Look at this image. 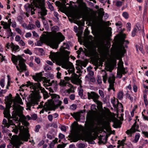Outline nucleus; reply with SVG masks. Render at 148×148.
Listing matches in <instances>:
<instances>
[{
    "label": "nucleus",
    "mask_w": 148,
    "mask_h": 148,
    "mask_svg": "<svg viewBox=\"0 0 148 148\" xmlns=\"http://www.w3.org/2000/svg\"><path fill=\"white\" fill-rule=\"evenodd\" d=\"M11 60L13 63L16 65L17 70L21 73L27 70L26 66L25 63L26 60L20 55L16 56L12 54Z\"/></svg>",
    "instance_id": "1"
},
{
    "label": "nucleus",
    "mask_w": 148,
    "mask_h": 148,
    "mask_svg": "<svg viewBox=\"0 0 148 148\" xmlns=\"http://www.w3.org/2000/svg\"><path fill=\"white\" fill-rule=\"evenodd\" d=\"M52 99H54L53 103H51L46 102L44 105V108L49 110H55L56 109L60 106L62 103L61 101L59 100L60 98L59 95L55 94H50Z\"/></svg>",
    "instance_id": "2"
},
{
    "label": "nucleus",
    "mask_w": 148,
    "mask_h": 148,
    "mask_svg": "<svg viewBox=\"0 0 148 148\" xmlns=\"http://www.w3.org/2000/svg\"><path fill=\"white\" fill-rule=\"evenodd\" d=\"M27 84H23L20 87V88H22V87H23L25 86L27 87H29L30 86V88L31 89H33L35 90H41V92L43 93L44 99H46L48 97V93L46 92L45 89L41 86L40 83H34L31 82L30 81L27 82Z\"/></svg>",
    "instance_id": "3"
},
{
    "label": "nucleus",
    "mask_w": 148,
    "mask_h": 148,
    "mask_svg": "<svg viewBox=\"0 0 148 148\" xmlns=\"http://www.w3.org/2000/svg\"><path fill=\"white\" fill-rule=\"evenodd\" d=\"M44 71H43L42 72L36 73L35 75L32 76V78L35 81L37 82L38 83H40V82H41L42 81L43 83H48L49 86L52 85L53 84L54 85V87L56 88L57 87V82L53 80L52 81L51 83L50 82V79H47L46 77H42L43 75L42 73Z\"/></svg>",
    "instance_id": "4"
},
{
    "label": "nucleus",
    "mask_w": 148,
    "mask_h": 148,
    "mask_svg": "<svg viewBox=\"0 0 148 148\" xmlns=\"http://www.w3.org/2000/svg\"><path fill=\"white\" fill-rule=\"evenodd\" d=\"M96 106L95 104H92L91 107V110H89L87 112L86 119L89 122L93 121L95 118L96 111L93 110H96Z\"/></svg>",
    "instance_id": "5"
},
{
    "label": "nucleus",
    "mask_w": 148,
    "mask_h": 148,
    "mask_svg": "<svg viewBox=\"0 0 148 148\" xmlns=\"http://www.w3.org/2000/svg\"><path fill=\"white\" fill-rule=\"evenodd\" d=\"M11 107V106L10 103L6 104V108H5L3 106L0 105V109L1 110H4L3 114L4 115V117L11 118V116L10 113V109Z\"/></svg>",
    "instance_id": "6"
},
{
    "label": "nucleus",
    "mask_w": 148,
    "mask_h": 148,
    "mask_svg": "<svg viewBox=\"0 0 148 148\" xmlns=\"http://www.w3.org/2000/svg\"><path fill=\"white\" fill-rule=\"evenodd\" d=\"M64 66L66 69H69L68 70L69 73H73L74 72L75 68L72 63L68 61L65 63L62 66V67L64 68Z\"/></svg>",
    "instance_id": "7"
},
{
    "label": "nucleus",
    "mask_w": 148,
    "mask_h": 148,
    "mask_svg": "<svg viewBox=\"0 0 148 148\" xmlns=\"http://www.w3.org/2000/svg\"><path fill=\"white\" fill-rule=\"evenodd\" d=\"M36 8L40 9V11L38 13H40L41 16H45L47 14V10L44 4H43L42 5H40L38 4H36Z\"/></svg>",
    "instance_id": "8"
},
{
    "label": "nucleus",
    "mask_w": 148,
    "mask_h": 148,
    "mask_svg": "<svg viewBox=\"0 0 148 148\" xmlns=\"http://www.w3.org/2000/svg\"><path fill=\"white\" fill-rule=\"evenodd\" d=\"M87 94L88 99H92L94 101V99H98L99 97L98 95L94 92H91L90 93L88 92Z\"/></svg>",
    "instance_id": "9"
},
{
    "label": "nucleus",
    "mask_w": 148,
    "mask_h": 148,
    "mask_svg": "<svg viewBox=\"0 0 148 148\" xmlns=\"http://www.w3.org/2000/svg\"><path fill=\"white\" fill-rule=\"evenodd\" d=\"M140 29L139 23H137L135 27H134L132 32V36L134 37L136 35V33Z\"/></svg>",
    "instance_id": "10"
},
{
    "label": "nucleus",
    "mask_w": 148,
    "mask_h": 148,
    "mask_svg": "<svg viewBox=\"0 0 148 148\" xmlns=\"http://www.w3.org/2000/svg\"><path fill=\"white\" fill-rule=\"evenodd\" d=\"M136 121H135V122L132 126L131 128L129 130H127L126 132V133L128 135L132 134L133 133L135 132V131L134 130V127L136 126Z\"/></svg>",
    "instance_id": "11"
},
{
    "label": "nucleus",
    "mask_w": 148,
    "mask_h": 148,
    "mask_svg": "<svg viewBox=\"0 0 148 148\" xmlns=\"http://www.w3.org/2000/svg\"><path fill=\"white\" fill-rule=\"evenodd\" d=\"M71 139L72 140L73 142H77L79 140H84V139L79 135H75L73 136L71 138Z\"/></svg>",
    "instance_id": "12"
},
{
    "label": "nucleus",
    "mask_w": 148,
    "mask_h": 148,
    "mask_svg": "<svg viewBox=\"0 0 148 148\" xmlns=\"http://www.w3.org/2000/svg\"><path fill=\"white\" fill-rule=\"evenodd\" d=\"M70 114L77 121H80L81 114L78 112H74L73 114L71 113Z\"/></svg>",
    "instance_id": "13"
},
{
    "label": "nucleus",
    "mask_w": 148,
    "mask_h": 148,
    "mask_svg": "<svg viewBox=\"0 0 148 148\" xmlns=\"http://www.w3.org/2000/svg\"><path fill=\"white\" fill-rule=\"evenodd\" d=\"M115 80V77L114 75H112L110 76L108 78V82L110 85H112V86H114V84Z\"/></svg>",
    "instance_id": "14"
},
{
    "label": "nucleus",
    "mask_w": 148,
    "mask_h": 148,
    "mask_svg": "<svg viewBox=\"0 0 148 148\" xmlns=\"http://www.w3.org/2000/svg\"><path fill=\"white\" fill-rule=\"evenodd\" d=\"M125 36L124 35H123L122 36V38H121L120 40V43L121 46H122L123 45H124V44L125 45H127L129 43L128 41L125 40Z\"/></svg>",
    "instance_id": "15"
},
{
    "label": "nucleus",
    "mask_w": 148,
    "mask_h": 148,
    "mask_svg": "<svg viewBox=\"0 0 148 148\" xmlns=\"http://www.w3.org/2000/svg\"><path fill=\"white\" fill-rule=\"evenodd\" d=\"M12 107H13V110L16 111H18L19 109H20L21 110H22L23 109V107L15 103L12 105Z\"/></svg>",
    "instance_id": "16"
},
{
    "label": "nucleus",
    "mask_w": 148,
    "mask_h": 148,
    "mask_svg": "<svg viewBox=\"0 0 148 148\" xmlns=\"http://www.w3.org/2000/svg\"><path fill=\"white\" fill-rule=\"evenodd\" d=\"M98 99L94 100V102H95L97 105V108L99 110L103 109L102 103L98 100Z\"/></svg>",
    "instance_id": "17"
},
{
    "label": "nucleus",
    "mask_w": 148,
    "mask_h": 148,
    "mask_svg": "<svg viewBox=\"0 0 148 148\" xmlns=\"http://www.w3.org/2000/svg\"><path fill=\"white\" fill-rule=\"evenodd\" d=\"M56 37L60 40L61 41H63L65 39L64 36L62 35V34L60 32H58L56 34Z\"/></svg>",
    "instance_id": "18"
},
{
    "label": "nucleus",
    "mask_w": 148,
    "mask_h": 148,
    "mask_svg": "<svg viewBox=\"0 0 148 148\" xmlns=\"http://www.w3.org/2000/svg\"><path fill=\"white\" fill-rule=\"evenodd\" d=\"M11 48L13 51H16L19 49L20 48L18 46L14 45L12 42L11 43Z\"/></svg>",
    "instance_id": "19"
},
{
    "label": "nucleus",
    "mask_w": 148,
    "mask_h": 148,
    "mask_svg": "<svg viewBox=\"0 0 148 148\" xmlns=\"http://www.w3.org/2000/svg\"><path fill=\"white\" fill-rule=\"evenodd\" d=\"M56 3L57 4L59 8V10H60L61 12H62L64 9V7L60 2L59 1H57L56 2Z\"/></svg>",
    "instance_id": "20"
},
{
    "label": "nucleus",
    "mask_w": 148,
    "mask_h": 148,
    "mask_svg": "<svg viewBox=\"0 0 148 148\" xmlns=\"http://www.w3.org/2000/svg\"><path fill=\"white\" fill-rule=\"evenodd\" d=\"M29 131L28 130L27 132L25 133V136H24V140L25 141H28V139L29 138L30 134L28 133Z\"/></svg>",
    "instance_id": "21"
},
{
    "label": "nucleus",
    "mask_w": 148,
    "mask_h": 148,
    "mask_svg": "<svg viewBox=\"0 0 148 148\" xmlns=\"http://www.w3.org/2000/svg\"><path fill=\"white\" fill-rule=\"evenodd\" d=\"M127 72V68H124L123 67V64L121 67V73L124 75L126 74Z\"/></svg>",
    "instance_id": "22"
},
{
    "label": "nucleus",
    "mask_w": 148,
    "mask_h": 148,
    "mask_svg": "<svg viewBox=\"0 0 148 148\" xmlns=\"http://www.w3.org/2000/svg\"><path fill=\"white\" fill-rule=\"evenodd\" d=\"M123 92L122 91L119 92L118 94L117 97L120 100H122L123 98Z\"/></svg>",
    "instance_id": "23"
},
{
    "label": "nucleus",
    "mask_w": 148,
    "mask_h": 148,
    "mask_svg": "<svg viewBox=\"0 0 148 148\" xmlns=\"http://www.w3.org/2000/svg\"><path fill=\"white\" fill-rule=\"evenodd\" d=\"M6 32L8 33L7 38H9L10 37L12 36L13 33L12 32L11 29L10 28L8 29Z\"/></svg>",
    "instance_id": "24"
},
{
    "label": "nucleus",
    "mask_w": 148,
    "mask_h": 148,
    "mask_svg": "<svg viewBox=\"0 0 148 148\" xmlns=\"http://www.w3.org/2000/svg\"><path fill=\"white\" fill-rule=\"evenodd\" d=\"M60 42H57L53 43L52 45V48L53 49H57L58 47V45Z\"/></svg>",
    "instance_id": "25"
},
{
    "label": "nucleus",
    "mask_w": 148,
    "mask_h": 148,
    "mask_svg": "<svg viewBox=\"0 0 148 148\" xmlns=\"http://www.w3.org/2000/svg\"><path fill=\"white\" fill-rule=\"evenodd\" d=\"M8 119V125H9V127L11 125H15V124H14L13 122V121L12 120H10V119H11L12 118V117H11V118H7Z\"/></svg>",
    "instance_id": "26"
},
{
    "label": "nucleus",
    "mask_w": 148,
    "mask_h": 148,
    "mask_svg": "<svg viewBox=\"0 0 148 148\" xmlns=\"http://www.w3.org/2000/svg\"><path fill=\"white\" fill-rule=\"evenodd\" d=\"M126 140V137H125V138L124 139H122L121 141L120 140H119L118 141V144H120L122 145L123 147L124 146V142Z\"/></svg>",
    "instance_id": "27"
},
{
    "label": "nucleus",
    "mask_w": 148,
    "mask_h": 148,
    "mask_svg": "<svg viewBox=\"0 0 148 148\" xmlns=\"http://www.w3.org/2000/svg\"><path fill=\"white\" fill-rule=\"evenodd\" d=\"M85 14L84 12H82L81 13L77 15V18L78 20L82 17L84 16Z\"/></svg>",
    "instance_id": "28"
},
{
    "label": "nucleus",
    "mask_w": 148,
    "mask_h": 148,
    "mask_svg": "<svg viewBox=\"0 0 148 148\" xmlns=\"http://www.w3.org/2000/svg\"><path fill=\"white\" fill-rule=\"evenodd\" d=\"M97 81L98 84H100L102 83V80L100 76L99 75H97Z\"/></svg>",
    "instance_id": "29"
},
{
    "label": "nucleus",
    "mask_w": 148,
    "mask_h": 148,
    "mask_svg": "<svg viewBox=\"0 0 148 148\" xmlns=\"http://www.w3.org/2000/svg\"><path fill=\"white\" fill-rule=\"evenodd\" d=\"M10 99L9 96H8L5 97V101L6 102V104H8L10 103L11 105V103H10Z\"/></svg>",
    "instance_id": "30"
},
{
    "label": "nucleus",
    "mask_w": 148,
    "mask_h": 148,
    "mask_svg": "<svg viewBox=\"0 0 148 148\" xmlns=\"http://www.w3.org/2000/svg\"><path fill=\"white\" fill-rule=\"evenodd\" d=\"M123 16L125 19H127L129 18V15L127 12H124L122 13Z\"/></svg>",
    "instance_id": "31"
},
{
    "label": "nucleus",
    "mask_w": 148,
    "mask_h": 148,
    "mask_svg": "<svg viewBox=\"0 0 148 148\" xmlns=\"http://www.w3.org/2000/svg\"><path fill=\"white\" fill-rule=\"evenodd\" d=\"M3 124L5 126L7 127L8 128L9 127V125L8 124V122L7 120L5 119H3L2 121Z\"/></svg>",
    "instance_id": "32"
},
{
    "label": "nucleus",
    "mask_w": 148,
    "mask_h": 148,
    "mask_svg": "<svg viewBox=\"0 0 148 148\" xmlns=\"http://www.w3.org/2000/svg\"><path fill=\"white\" fill-rule=\"evenodd\" d=\"M140 135L139 133H138V134H136L135 135V138H134V141H135V143H136L138 141L140 138Z\"/></svg>",
    "instance_id": "33"
},
{
    "label": "nucleus",
    "mask_w": 148,
    "mask_h": 148,
    "mask_svg": "<svg viewBox=\"0 0 148 148\" xmlns=\"http://www.w3.org/2000/svg\"><path fill=\"white\" fill-rule=\"evenodd\" d=\"M41 128V126L40 125H38L36 126L34 129V131L36 132H38L39 131V130Z\"/></svg>",
    "instance_id": "34"
},
{
    "label": "nucleus",
    "mask_w": 148,
    "mask_h": 148,
    "mask_svg": "<svg viewBox=\"0 0 148 148\" xmlns=\"http://www.w3.org/2000/svg\"><path fill=\"white\" fill-rule=\"evenodd\" d=\"M53 31L54 32H56L59 30V27L57 26H54L52 28Z\"/></svg>",
    "instance_id": "35"
},
{
    "label": "nucleus",
    "mask_w": 148,
    "mask_h": 148,
    "mask_svg": "<svg viewBox=\"0 0 148 148\" xmlns=\"http://www.w3.org/2000/svg\"><path fill=\"white\" fill-rule=\"evenodd\" d=\"M77 108V105L75 104H73L70 107V108L71 110H74Z\"/></svg>",
    "instance_id": "36"
},
{
    "label": "nucleus",
    "mask_w": 148,
    "mask_h": 148,
    "mask_svg": "<svg viewBox=\"0 0 148 148\" xmlns=\"http://www.w3.org/2000/svg\"><path fill=\"white\" fill-rule=\"evenodd\" d=\"M35 49L37 50H38L40 53V54L41 55H42L43 54H44L43 52L44 50L42 48H36Z\"/></svg>",
    "instance_id": "37"
},
{
    "label": "nucleus",
    "mask_w": 148,
    "mask_h": 148,
    "mask_svg": "<svg viewBox=\"0 0 148 148\" xmlns=\"http://www.w3.org/2000/svg\"><path fill=\"white\" fill-rule=\"evenodd\" d=\"M5 80L4 79H2L0 81V85L2 88L4 86Z\"/></svg>",
    "instance_id": "38"
},
{
    "label": "nucleus",
    "mask_w": 148,
    "mask_h": 148,
    "mask_svg": "<svg viewBox=\"0 0 148 148\" xmlns=\"http://www.w3.org/2000/svg\"><path fill=\"white\" fill-rule=\"evenodd\" d=\"M37 118V116L35 114H32L31 115L32 119L34 120H36Z\"/></svg>",
    "instance_id": "39"
},
{
    "label": "nucleus",
    "mask_w": 148,
    "mask_h": 148,
    "mask_svg": "<svg viewBox=\"0 0 148 148\" xmlns=\"http://www.w3.org/2000/svg\"><path fill=\"white\" fill-rule=\"evenodd\" d=\"M63 45L64 46V49H69L70 48L69 45L68 43H64Z\"/></svg>",
    "instance_id": "40"
},
{
    "label": "nucleus",
    "mask_w": 148,
    "mask_h": 148,
    "mask_svg": "<svg viewBox=\"0 0 148 148\" xmlns=\"http://www.w3.org/2000/svg\"><path fill=\"white\" fill-rule=\"evenodd\" d=\"M24 52L25 53L29 54L30 55H31L32 54V52L28 49L25 50Z\"/></svg>",
    "instance_id": "41"
},
{
    "label": "nucleus",
    "mask_w": 148,
    "mask_h": 148,
    "mask_svg": "<svg viewBox=\"0 0 148 148\" xmlns=\"http://www.w3.org/2000/svg\"><path fill=\"white\" fill-rule=\"evenodd\" d=\"M81 52H83L84 53V51L82 48L81 47H80L79 49L77 51V52L78 54H80L81 53Z\"/></svg>",
    "instance_id": "42"
},
{
    "label": "nucleus",
    "mask_w": 148,
    "mask_h": 148,
    "mask_svg": "<svg viewBox=\"0 0 148 148\" xmlns=\"http://www.w3.org/2000/svg\"><path fill=\"white\" fill-rule=\"evenodd\" d=\"M1 25L3 26V28L5 29H7V28L6 27L5 23L4 21H2L1 22Z\"/></svg>",
    "instance_id": "43"
},
{
    "label": "nucleus",
    "mask_w": 148,
    "mask_h": 148,
    "mask_svg": "<svg viewBox=\"0 0 148 148\" xmlns=\"http://www.w3.org/2000/svg\"><path fill=\"white\" fill-rule=\"evenodd\" d=\"M1 126L2 127V132L3 134L6 133L7 132V131L5 130V126H3V125H1Z\"/></svg>",
    "instance_id": "44"
},
{
    "label": "nucleus",
    "mask_w": 148,
    "mask_h": 148,
    "mask_svg": "<svg viewBox=\"0 0 148 148\" xmlns=\"http://www.w3.org/2000/svg\"><path fill=\"white\" fill-rule=\"evenodd\" d=\"M85 145L84 143H80L78 145L79 148H84L85 147Z\"/></svg>",
    "instance_id": "45"
},
{
    "label": "nucleus",
    "mask_w": 148,
    "mask_h": 148,
    "mask_svg": "<svg viewBox=\"0 0 148 148\" xmlns=\"http://www.w3.org/2000/svg\"><path fill=\"white\" fill-rule=\"evenodd\" d=\"M17 20L20 22V23H21L23 21V18L21 16H19L17 17Z\"/></svg>",
    "instance_id": "46"
},
{
    "label": "nucleus",
    "mask_w": 148,
    "mask_h": 148,
    "mask_svg": "<svg viewBox=\"0 0 148 148\" xmlns=\"http://www.w3.org/2000/svg\"><path fill=\"white\" fill-rule=\"evenodd\" d=\"M107 79L106 73L103 76V81L104 83H105Z\"/></svg>",
    "instance_id": "47"
},
{
    "label": "nucleus",
    "mask_w": 148,
    "mask_h": 148,
    "mask_svg": "<svg viewBox=\"0 0 148 148\" xmlns=\"http://www.w3.org/2000/svg\"><path fill=\"white\" fill-rule=\"evenodd\" d=\"M122 49L121 50V52L123 54H125L126 52V50L125 49L124 45H123L122 46H121Z\"/></svg>",
    "instance_id": "48"
},
{
    "label": "nucleus",
    "mask_w": 148,
    "mask_h": 148,
    "mask_svg": "<svg viewBox=\"0 0 148 148\" xmlns=\"http://www.w3.org/2000/svg\"><path fill=\"white\" fill-rule=\"evenodd\" d=\"M137 123H136V126H135L134 127V130H135V132L136 131L140 132V130H138V128L139 127V125L138 124H137Z\"/></svg>",
    "instance_id": "49"
},
{
    "label": "nucleus",
    "mask_w": 148,
    "mask_h": 148,
    "mask_svg": "<svg viewBox=\"0 0 148 148\" xmlns=\"http://www.w3.org/2000/svg\"><path fill=\"white\" fill-rule=\"evenodd\" d=\"M83 90L82 89H80L78 92V95L80 97H82L83 95Z\"/></svg>",
    "instance_id": "50"
},
{
    "label": "nucleus",
    "mask_w": 148,
    "mask_h": 148,
    "mask_svg": "<svg viewBox=\"0 0 148 148\" xmlns=\"http://www.w3.org/2000/svg\"><path fill=\"white\" fill-rule=\"evenodd\" d=\"M99 93L102 97H104V95L103 92L101 90H99Z\"/></svg>",
    "instance_id": "51"
},
{
    "label": "nucleus",
    "mask_w": 148,
    "mask_h": 148,
    "mask_svg": "<svg viewBox=\"0 0 148 148\" xmlns=\"http://www.w3.org/2000/svg\"><path fill=\"white\" fill-rule=\"evenodd\" d=\"M122 3L121 1H117L116 3V6L117 7H120L122 5Z\"/></svg>",
    "instance_id": "52"
},
{
    "label": "nucleus",
    "mask_w": 148,
    "mask_h": 148,
    "mask_svg": "<svg viewBox=\"0 0 148 148\" xmlns=\"http://www.w3.org/2000/svg\"><path fill=\"white\" fill-rule=\"evenodd\" d=\"M35 25L38 28H39L40 27V22L38 20H37L35 22Z\"/></svg>",
    "instance_id": "53"
},
{
    "label": "nucleus",
    "mask_w": 148,
    "mask_h": 148,
    "mask_svg": "<svg viewBox=\"0 0 148 148\" xmlns=\"http://www.w3.org/2000/svg\"><path fill=\"white\" fill-rule=\"evenodd\" d=\"M58 136L59 138L61 139H62L65 137L64 135L61 133L59 134Z\"/></svg>",
    "instance_id": "54"
},
{
    "label": "nucleus",
    "mask_w": 148,
    "mask_h": 148,
    "mask_svg": "<svg viewBox=\"0 0 148 148\" xmlns=\"http://www.w3.org/2000/svg\"><path fill=\"white\" fill-rule=\"evenodd\" d=\"M127 27H128V30L130 31V29L131 27V24L130 23H127L126 25Z\"/></svg>",
    "instance_id": "55"
},
{
    "label": "nucleus",
    "mask_w": 148,
    "mask_h": 148,
    "mask_svg": "<svg viewBox=\"0 0 148 148\" xmlns=\"http://www.w3.org/2000/svg\"><path fill=\"white\" fill-rule=\"evenodd\" d=\"M51 69V67L48 65L46 66L44 68V70L46 71H47L48 70H50Z\"/></svg>",
    "instance_id": "56"
},
{
    "label": "nucleus",
    "mask_w": 148,
    "mask_h": 148,
    "mask_svg": "<svg viewBox=\"0 0 148 148\" xmlns=\"http://www.w3.org/2000/svg\"><path fill=\"white\" fill-rule=\"evenodd\" d=\"M48 118L49 121H51L53 120V116L52 115L49 114L48 116Z\"/></svg>",
    "instance_id": "57"
},
{
    "label": "nucleus",
    "mask_w": 148,
    "mask_h": 148,
    "mask_svg": "<svg viewBox=\"0 0 148 148\" xmlns=\"http://www.w3.org/2000/svg\"><path fill=\"white\" fill-rule=\"evenodd\" d=\"M7 92L6 90H1L0 91V97L2 96L3 93H5Z\"/></svg>",
    "instance_id": "58"
},
{
    "label": "nucleus",
    "mask_w": 148,
    "mask_h": 148,
    "mask_svg": "<svg viewBox=\"0 0 148 148\" xmlns=\"http://www.w3.org/2000/svg\"><path fill=\"white\" fill-rule=\"evenodd\" d=\"M35 61L38 64H39L40 62V60L39 58L35 57Z\"/></svg>",
    "instance_id": "59"
},
{
    "label": "nucleus",
    "mask_w": 148,
    "mask_h": 148,
    "mask_svg": "<svg viewBox=\"0 0 148 148\" xmlns=\"http://www.w3.org/2000/svg\"><path fill=\"white\" fill-rule=\"evenodd\" d=\"M21 38V37L19 36L16 35L15 38V40L17 41H20Z\"/></svg>",
    "instance_id": "60"
},
{
    "label": "nucleus",
    "mask_w": 148,
    "mask_h": 148,
    "mask_svg": "<svg viewBox=\"0 0 148 148\" xmlns=\"http://www.w3.org/2000/svg\"><path fill=\"white\" fill-rule=\"evenodd\" d=\"M12 23H8L7 22H6L5 23V25L6 27L7 28V29H9L10 28V26H11V24Z\"/></svg>",
    "instance_id": "61"
},
{
    "label": "nucleus",
    "mask_w": 148,
    "mask_h": 148,
    "mask_svg": "<svg viewBox=\"0 0 148 148\" xmlns=\"http://www.w3.org/2000/svg\"><path fill=\"white\" fill-rule=\"evenodd\" d=\"M16 30L17 33L20 34V35L22 34V31L20 29L18 28H16Z\"/></svg>",
    "instance_id": "62"
},
{
    "label": "nucleus",
    "mask_w": 148,
    "mask_h": 148,
    "mask_svg": "<svg viewBox=\"0 0 148 148\" xmlns=\"http://www.w3.org/2000/svg\"><path fill=\"white\" fill-rule=\"evenodd\" d=\"M49 4H48V6L49 8L50 9L51 11H53L54 10V8L53 6L51 4V3L49 2Z\"/></svg>",
    "instance_id": "63"
},
{
    "label": "nucleus",
    "mask_w": 148,
    "mask_h": 148,
    "mask_svg": "<svg viewBox=\"0 0 148 148\" xmlns=\"http://www.w3.org/2000/svg\"><path fill=\"white\" fill-rule=\"evenodd\" d=\"M142 134L144 135L147 138H148V132H147L142 131Z\"/></svg>",
    "instance_id": "64"
}]
</instances>
